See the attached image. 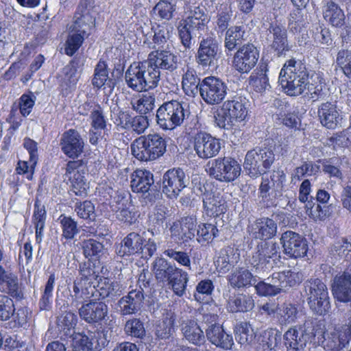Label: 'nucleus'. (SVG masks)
<instances>
[{
	"mask_svg": "<svg viewBox=\"0 0 351 351\" xmlns=\"http://www.w3.org/2000/svg\"><path fill=\"white\" fill-rule=\"evenodd\" d=\"M99 299L93 298L89 302L83 304L79 308L80 318L88 324H100L108 319V306L105 302L97 301Z\"/></svg>",
	"mask_w": 351,
	"mask_h": 351,
	"instance_id": "14",
	"label": "nucleus"
},
{
	"mask_svg": "<svg viewBox=\"0 0 351 351\" xmlns=\"http://www.w3.org/2000/svg\"><path fill=\"white\" fill-rule=\"evenodd\" d=\"M127 86L136 92L143 91V62H133L125 73Z\"/></svg>",
	"mask_w": 351,
	"mask_h": 351,
	"instance_id": "32",
	"label": "nucleus"
},
{
	"mask_svg": "<svg viewBox=\"0 0 351 351\" xmlns=\"http://www.w3.org/2000/svg\"><path fill=\"white\" fill-rule=\"evenodd\" d=\"M280 240L284 254L289 258H298L306 256L308 245L304 236L288 230L282 234Z\"/></svg>",
	"mask_w": 351,
	"mask_h": 351,
	"instance_id": "9",
	"label": "nucleus"
},
{
	"mask_svg": "<svg viewBox=\"0 0 351 351\" xmlns=\"http://www.w3.org/2000/svg\"><path fill=\"white\" fill-rule=\"evenodd\" d=\"M190 183V178L180 167L167 170L162 176V191L169 198L176 199Z\"/></svg>",
	"mask_w": 351,
	"mask_h": 351,
	"instance_id": "6",
	"label": "nucleus"
},
{
	"mask_svg": "<svg viewBox=\"0 0 351 351\" xmlns=\"http://www.w3.org/2000/svg\"><path fill=\"white\" fill-rule=\"evenodd\" d=\"M336 62L347 77H351V51L348 49L339 51Z\"/></svg>",
	"mask_w": 351,
	"mask_h": 351,
	"instance_id": "64",
	"label": "nucleus"
},
{
	"mask_svg": "<svg viewBox=\"0 0 351 351\" xmlns=\"http://www.w3.org/2000/svg\"><path fill=\"white\" fill-rule=\"evenodd\" d=\"M155 97L150 93L143 95L136 100L131 101L132 110L140 114V115L147 114L152 111L155 106Z\"/></svg>",
	"mask_w": 351,
	"mask_h": 351,
	"instance_id": "47",
	"label": "nucleus"
},
{
	"mask_svg": "<svg viewBox=\"0 0 351 351\" xmlns=\"http://www.w3.org/2000/svg\"><path fill=\"white\" fill-rule=\"evenodd\" d=\"M226 88V85L221 80L209 76L202 80L199 93L207 104L217 105L225 98Z\"/></svg>",
	"mask_w": 351,
	"mask_h": 351,
	"instance_id": "8",
	"label": "nucleus"
},
{
	"mask_svg": "<svg viewBox=\"0 0 351 351\" xmlns=\"http://www.w3.org/2000/svg\"><path fill=\"white\" fill-rule=\"evenodd\" d=\"M279 83L289 96L301 95L311 86L325 84L322 76L315 72L310 74L306 65L300 60L291 58L285 62L279 75Z\"/></svg>",
	"mask_w": 351,
	"mask_h": 351,
	"instance_id": "1",
	"label": "nucleus"
},
{
	"mask_svg": "<svg viewBox=\"0 0 351 351\" xmlns=\"http://www.w3.org/2000/svg\"><path fill=\"white\" fill-rule=\"evenodd\" d=\"M77 322V315L71 312L65 313L57 317V326L60 331V336H63L65 339H70L69 337H75V335H86L84 332H75L74 328Z\"/></svg>",
	"mask_w": 351,
	"mask_h": 351,
	"instance_id": "34",
	"label": "nucleus"
},
{
	"mask_svg": "<svg viewBox=\"0 0 351 351\" xmlns=\"http://www.w3.org/2000/svg\"><path fill=\"white\" fill-rule=\"evenodd\" d=\"M299 328L307 341L317 335L324 334V326L322 321H317V319H307Z\"/></svg>",
	"mask_w": 351,
	"mask_h": 351,
	"instance_id": "51",
	"label": "nucleus"
},
{
	"mask_svg": "<svg viewBox=\"0 0 351 351\" xmlns=\"http://www.w3.org/2000/svg\"><path fill=\"white\" fill-rule=\"evenodd\" d=\"M331 252L333 255L337 256L340 259L350 261L351 241H348L346 238H341L333 244Z\"/></svg>",
	"mask_w": 351,
	"mask_h": 351,
	"instance_id": "57",
	"label": "nucleus"
},
{
	"mask_svg": "<svg viewBox=\"0 0 351 351\" xmlns=\"http://www.w3.org/2000/svg\"><path fill=\"white\" fill-rule=\"evenodd\" d=\"M226 167L222 181L230 182L239 176L241 173V167L239 163L232 158L225 157Z\"/></svg>",
	"mask_w": 351,
	"mask_h": 351,
	"instance_id": "62",
	"label": "nucleus"
},
{
	"mask_svg": "<svg viewBox=\"0 0 351 351\" xmlns=\"http://www.w3.org/2000/svg\"><path fill=\"white\" fill-rule=\"evenodd\" d=\"M117 125L124 130H131L137 134H141L149 127V121L147 116L136 115L132 117L129 113L121 111L119 113Z\"/></svg>",
	"mask_w": 351,
	"mask_h": 351,
	"instance_id": "24",
	"label": "nucleus"
},
{
	"mask_svg": "<svg viewBox=\"0 0 351 351\" xmlns=\"http://www.w3.org/2000/svg\"><path fill=\"white\" fill-rule=\"evenodd\" d=\"M178 267L163 258H157L153 263L152 271L159 282H167L173 276Z\"/></svg>",
	"mask_w": 351,
	"mask_h": 351,
	"instance_id": "36",
	"label": "nucleus"
},
{
	"mask_svg": "<svg viewBox=\"0 0 351 351\" xmlns=\"http://www.w3.org/2000/svg\"><path fill=\"white\" fill-rule=\"evenodd\" d=\"M88 36V34H84L83 32L70 29L69 35L65 43V53L72 56L79 49L84 38Z\"/></svg>",
	"mask_w": 351,
	"mask_h": 351,
	"instance_id": "50",
	"label": "nucleus"
},
{
	"mask_svg": "<svg viewBox=\"0 0 351 351\" xmlns=\"http://www.w3.org/2000/svg\"><path fill=\"white\" fill-rule=\"evenodd\" d=\"M201 82L195 71L187 66L182 80V86L185 94L189 97H195L199 92Z\"/></svg>",
	"mask_w": 351,
	"mask_h": 351,
	"instance_id": "42",
	"label": "nucleus"
},
{
	"mask_svg": "<svg viewBox=\"0 0 351 351\" xmlns=\"http://www.w3.org/2000/svg\"><path fill=\"white\" fill-rule=\"evenodd\" d=\"M95 289V285H84L82 282L75 280L73 282V291L68 298L70 305L77 307L80 304H83L84 301H86V300L94 298Z\"/></svg>",
	"mask_w": 351,
	"mask_h": 351,
	"instance_id": "33",
	"label": "nucleus"
},
{
	"mask_svg": "<svg viewBox=\"0 0 351 351\" xmlns=\"http://www.w3.org/2000/svg\"><path fill=\"white\" fill-rule=\"evenodd\" d=\"M193 147L198 158L207 160L218 155L221 148V143L219 138L208 133L201 132L195 135Z\"/></svg>",
	"mask_w": 351,
	"mask_h": 351,
	"instance_id": "12",
	"label": "nucleus"
},
{
	"mask_svg": "<svg viewBox=\"0 0 351 351\" xmlns=\"http://www.w3.org/2000/svg\"><path fill=\"white\" fill-rule=\"evenodd\" d=\"M188 281V274L178 268L167 282L171 286L173 293L180 297L185 293Z\"/></svg>",
	"mask_w": 351,
	"mask_h": 351,
	"instance_id": "46",
	"label": "nucleus"
},
{
	"mask_svg": "<svg viewBox=\"0 0 351 351\" xmlns=\"http://www.w3.org/2000/svg\"><path fill=\"white\" fill-rule=\"evenodd\" d=\"M79 273L80 279L78 281L82 282L84 285H91L93 280L99 277L95 270L94 265L89 261L80 264Z\"/></svg>",
	"mask_w": 351,
	"mask_h": 351,
	"instance_id": "58",
	"label": "nucleus"
},
{
	"mask_svg": "<svg viewBox=\"0 0 351 351\" xmlns=\"http://www.w3.org/2000/svg\"><path fill=\"white\" fill-rule=\"evenodd\" d=\"M218 232L215 225L210 223H202L198 226L196 239L199 243L209 242L218 236Z\"/></svg>",
	"mask_w": 351,
	"mask_h": 351,
	"instance_id": "54",
	"label": "nucleus"
},
{
	"mask_svg": "<svg viewBox=\"0 0 351 351\" xmlns=\"http://www.w3.org/2000/svg\"><path fill=\"white\" fill-rule=\"evenodd\" d=\"M176 315L171 310L167 311L162 315L156 328V335L162 339H169L174 331Z\"/></svg>",
	"mask_w": 351,
	"mask_h": 351,
	"instance_id": "41",
	"label": "nucleus"
},
{
	"mask_svg": "<svg viewBox=\"0 0 351 351\" xmlns=\"http://www.w3.org/2000/svg\"><path fill=\"white\" fill-rule=\"evenodd\" d=\"M143 91L156 88L160 81V71L153 64L149 62V59L143 62Z\"/></svg>",
	"mask_w": 351,
	"mask_h": 351,
	"instance_id": "40",
	"label": "nucleus"
},
{
	"mask_svg": "<svg viewBox=\"0 0 351 351\" xmlns=\"http://www.w3.org/2000/svg\"><path fill=\"white\" fill-rule=\"evenodd\" d=\"M55 282V274H50L45 285L43 293L38 302L39 308L40 310H49L50 308Z\"/></svg>",
	"mask_w": 351,
	"mask_h": 351,
	"instance_id": "53",
	"label": "nucleus"
},
{
	"mask_svg": "<svg viewBox=\"0 0 351 351\" xmlns=\"http://www.w3.org/2000/svg\"><path fill=\"white\" fill-rule=\"evenodd\" d=\"M250 235L255 239L267 240L276 236L277 224L271 219L262 217L256 219L253 223L247 226Z\"/></svg>",
	"mask_w": 351,
	"mask_h": 351,
	"instance_id": "22",
	"label": "nucleus"
},
{
	"mask_svg": "<svg viewBox=\"0 0 351 351\" xmlns=\"http://www.w3.org/2000/svg\"><path fill=\"white\" fill-rule=\"evenodd\" d=\"M107 68L106 62L100 60L95 66L92 84L98 88L104 86V88H108L111 91L114 88L115 82L109 77Z\"/></svg>",
	"mask_w": 351,
	"mask_h": 351,
	"instance_id": "38",
	"label": "nucleus"
},
{
	"mask_svg": "<svg viewBox=\"0 0 351 351\" xmlns=\"http://www.w3.org/2000/svg\"><path fill=\"white\" fill-rule=\"evenodd\" d=\"M144 299L143 289L130 291L118 301L121 314L128 315L136 313L141 308Z\"/></svg>",
	"mask_w": 351,
	"mask_h": 351,
	"instance_id": "26",
	"label": "nucleus"
},
{
	"mask_svg": "<svg viewBox=\"0 0 351 351\" xmlns=\"http://www.w3.org/2000/svg\"><path fill=\"white\" fill-rule=\"evenodd\" d=\"M332 291L334 298L341 302H351V265L333 280Z\"/></svg>",
	"mask_w": 351,
	"mask_h": 351,
	"instance_id": "20",
	"label": "nucleus"
},
{
	"mask_svg": "<svg viewBox=\"0 0 351 351\" xmlns=\"http://www.w3.org/2000/svg\"><path fill=\"white\" fill-rule=\"evenodd\" d=\"M59 221L62 230V237L66 239H72L79 233L77 222L71 217L61 215Z\"/></svg>",
	"mask_w": 351,
	"mask_h": 351,
	"instance_id": "59",
	"label": "nucleus"
},
{
	"mask_svg": "<svg viewBox=\"0 0 351 351\" xmlns=\"http://www.w3.org/2000/svg\"><path fill=\"white\" fill-rule=\"evenodd\" d=\"M130 178V186L134 193L149 195V191H156L154 186V175L149 171L137 169L131 174Z\"/></svg>",
	"mask_w": 351,
	"mask_h": 351,
	"instance_id": "23",
	"label": "nucleus"
},
{
	"mask_svg": "<svg viewBox=\"0 0 351 351\" xmlns=\"http://www.w3.org/2000/svg\"><path fill=\"white\" fill-rule=\"evenodd\" d=\"M207 339L214 345L228 350L233 345V340L219 324H211L206 331Z\"/></svg>",
	"mask_w": 351,
	"mask_h": 351,
	"instance_id": "31",
	"label": "nucleus"
},
{
	"mask_svg": "<svg viewBox=\"0 0 351 351\" xmlns=\"http://www.w3.org/2000/svg\"><path fill=\"white\" fill-rule=\"evenodd\" d=\"M208 21L202 20H183L180 21L178 27V35L181 43L185 49H191L193 40L201 32L204 31Z\"/></svg>",
	"mask_w": 351,
	"mask_h": 351,
	"instance_id": "16",
	"label": "nucleus"
},
{
	"mask_svg": "<svg viewBox=\"0 0 351 351\" xmlns=\"http://www.w3.org/2000/svg\"><path fill=\"white\" fill-rule=\"evenodd\" d=\"M84 174V172L77 171L73 176H69L73 193L82 197L87 195V189L89 187Z\"/></svg>",
	"mask_w": 351,
	"mask_h": 351,
	"instance_id": "55",
	"label": "nucleus"
},
{
	"mask_svg": "<svg viewBox=\"0 0 351 351\" xmlns=\"http://www.w3.org/2000/svg\"><path fill=\"white\" fill-rule=\"evenodd\" d=\"M70 339L60 336V339L49 343L45 351H93L92 339L87 335H77Z\"/></svg>",
	"mask_w": 351,
	"mask_h": 351,
	"instance_id": "11",
	"label": "nucleus"
},
{
	"mask_svg": "<svg viewBox=\"0 0 351 351\" xmlns=\"http://www.w3.org/2000/svg\"><path fill=\"white\" fill-rule=\"evenodd\" d=\"M94 11L88 8L86 1H81L73 16V23L69 29L90 34V30L95 27Z\"/></svg>",
	"mask_w": 351,
	"mask_h": 351,
	"instance_id": "17",
	"label": "nucleus"
},
{
	"mask_svg": "<svg viewBox=\"0 0 351 351\" xmlns=\"http://www.w3.org/2000/svg\"><path fill=\"white\" fill-rule=\"evenodd\" d=\"M282 340V334L280 331L269 328L264 331L263 335V344L270 350L276 351Z\"/></svg>",
	"mask_w": 351,
	"mask_h": 351,
	"instance_id": "61",
	"label": "nucleus"
},
{
	"mask_svg": "<svg viewBox=\"0 0 351 351\" xmlns=\"http://www.w3.org/2000/svg\"><path fill=\"white\" fill-rule=\"evenodd\" d=\"M169 210L162 205L155 208L153 213L149 216L148 231L154 237L159 235L165 230V223Z\"/></svg>",
	"mask_w": 351,
	"mask_h": 351,
	"instance_id": "37",
	"label": "nucleus"
},
{
	"mask_svg": "<svg viewBox=\"0 0 351 351\" xmlns=\"http://www.w3.org/2000/svg\"><path fill=\"white\" fill-rule=\"evenodd\" d=\"M14 311L15 306L13 300L8 295L0 294V320H9Z\"/></svg>",
	"mask_w": 351,
	"mask_h": 351,
	"instance_id": "63",
	"label": "nucleus"
},
{
	"mask_svg": "<svg viewBox=\"0 0 351 351\" xmlns=\"http://www.w3.org/2000/svg\"><path fill=\"white\" fill-rule=\"evenodd\" d=\"M302 296L309 308L315 314L325 315L330 308V298L326 284L318 278H311L303 284Z\"/></svg>",
	"mask_w": 351,
	"mask_h": 351,
	"instance_id": "2",
	"label": "nucleus"
},
{
	"mask_svg": "<svg viewBox=\"0 0 351 351\" xmlns=\"http://www.w3.org/2000/svg\"><path fill=\"white\" fill-rule=\"evenodd\" d=\"M230 122L241 121V96L237 95L224 104Z\"/></svg>",
	"mask_w": 351,
	"mask_h": 351,
	"instance_id": "56",
	"label": "nucleus"
},
{
	"mask_svg": "<svg viewBox=\"0 0 351 351\" xmlns=\"http://www.w3.org/2000/svg\"><path fill=\"white\" fill-rule=\"evenodd\" d=\"M190 116L186 104L171 100L161 105L156 111L157 125L164 130H172L184 125Z\"/></svg>",
	"mask_w": 351,
	"mask_h": 351,
	"instance_id": "4",
	"label": "nucleus"
},
{
	"mask_svg": "<svg viewBox=\"0 0 351 351\" xmlns=\"http://www.w3.org/2000/svg\"><path fill=\"white\" fill-rule=\"evenodd\" d=\"M267 280L269 282L258 281L257 285L254 287V291H256L258 295L272 296L282 291L274 273L271 278H269Z\"/></svg>",
	"mask_w": 351,
	"mask_h": 351,
	"instance_id": "48",
	"label": "nucleus"
},
{
	"mask_svg": "<svg viewBox=\"0 0 351 351\" xmlns=\"http://www.w3.org/2000/svg\"><path fill=\"white\" fill-rule=\"evenodd\" d=\"M268 71L267 64L262 63L250 76L246 90L249 92L254 90L262 93L270 88L269 79L267 75Z\"/></svg>",
	"mask_w": 351,
	"mask_h": 351,
	"instance_id": "30",
	"label": "nucleus"
},
{
	"mask_svg": "<svg viewBox=\"0 0 351 351\" xmlns=\"http://www.w3.org/2000/svg\"><path fill=\"white\" fill-rule=\"evenodd\" d=\"M226 167L225 157L218 158L208 162L206 165V171L210 176L216 180L222 181L223 173Z\"/></svg>",
	"mask_w": 351,
	"mask_h": 351,
	"instance_id": "60",
	"label": "nucleus"
},
{
	"mask_svg": "<svg viewBox=\"0 0 351 351\" xmlns=\"http://www.w3.org/2000/svg\"><path fill=\"white\" fill-rule=\"evenodd\" d=\"M311 192V182L308 180H304L300 186L299 200L305 203L306 213L314 220H324L330 215L329 206H321L316 203L315 197L308 196Z\"/></svg>",
	"mask_w": 351,
	"mask_h": 351,
	"instance_id": "10",
	"label": "nucleus"
},
{
	"mask_svg": "<svg viewBox=\"0 0 351 351\" xmlns=\"http://www.w3.org/2000/svg\"><path fill=\"white\" fill-rule=\"evenodd\" d=\"M149 62L158 70L163 69L173 71L178 68V58L174 53L167 50L152 51L148 56Z\"/></svg>",
	"mask_w": 351,
	"mask_h": 351,
	"instance_id": "25",
	"label": "nucleus"
},
{
	"mask_svg": "<svg viewBox=\"0 0 351 351\" xmlns=\"http://www.w3.org/2000/svg\"><path fill=\"white\" fill-rule=\"evenodd\" d=\"M324 19L332 27L346 29L347 35L349 34L350 27L345 26L346 15L340 6L332 1H327L323 7Z\"/></svg>",
	"mask_w": 351,
	"mask_h": 351,
	"instance_id": "27",
	"label": "nucleus"
},
{
	"mask_svg": "<svg viewBox=\"0 0 351 351\" xmlns=\"http://www.w3.org/2000/svg\"><path fill=\"white\" fill-rule=\"evenodd\" d=\"M279 246L276 243L263 242L257 246L256 256H252V261L249 260L253 267L257 266L259 263L268 262L269 258L276 257L278 253Z\"/></svg>",
	"mask_w": 351,
	"mask_h": 351,
	"instance_id": "39",
	"label": "nucleus"
},
{
	"mask_svg": "<svg viewBox=\"0 0 351 351\" xmlns=\"http://www.w3.org/2000/svg\"><path fill=\"white\" fill-rule=\"evenodd\" d=\"M125 287L119 281L100 278L94 291V298L99 300H115L125 291Z\"/></svg>",
	"mask_w": 351,
	"mask_h": 351,
	"instance_id": "21",
	"label": "nucleus"
},
{
	"mask_svg": "<svg viewBox=\"0 0 351 351\" xmlns=\"http://www.w3.org/2000/svg\"><path fill=\"white\" fill-rule=\"evenodd\" d=\"M132 154L140 161H152L166 152L167 143L160 134L154 133L141 136L130 146Z\"/></svg>",
	"mask_w": 351,
	"mask_h": 351,
	"instance_id": "3",
	"label": "nucleus"
},
{
	"mask_svg": "<svg viewBox=\"0 0 351 351\" xmlns=\"http://www.w3.org/2000/svg\"><path fill=\"white\" fill-rule=\"evenodd\" d=\"M274 274L282 291L299 285L303 280V274L301 272L291 269L276 272Z\"/></svg>",
	"mask_w": 351,
	"mask_h": 351,
	"instance_id": "44",
	"label": "nucleus"
},
{
	"mask_svg": "<svg viewBox=\"0 0 351 351\" xmlns=\"http://www.w3.org/2000/svg\"><path fill=\"white\" fill-rule=\"evenodd\" d=\"M156 249L155 242L151 239L146 241L140 234L132 232L117 246L116 253L120 257L138 254L143 258H149Z\"/></svg>",
	"mask_w": 351,
	"mask_h": 351,
	"instance_id": "5",
	"label": "nucleus"
},
{
	"mask_svg": "<svg viewBox=\"0 0 351 351\" xmlns=\"http://www.w3.org/2000/svg\"><path fill=\"white\" fill-rule=\"evenodd\" d=\"M317 117L321 124L328 129L334 130L341 125V110L335 102L322 103L317 108Z\"/></svg>",
	"mask_w": 351,
	"mask_h": 351,
	"instance_id": "18",
	"label": "nucleus"
},
{
	"mask_svg": "<svg viewBox=\"0 0 351 351\" xmlns=\"http://www.w3.org/2000/svg\"><path fill=\"white\" fill-rule=\"evenodd\" d=\"M260 161L261 156L259 150L257 152L256 149H252L247 152L243 166L247 174L250 178H256L265 173V171L262 173V170L260 169Z\"/></svg>",
	"mask_w": 351,
	"mask_h": 351,
	"instance_id": "45",
	"label": "nucleus"
},
{
	"mask_svg": "<svg viewBox=\"0 0 351 351\" xmlns=\"http://www.w3.org/2000/svg\"><path fill=\"white\" fill-rule=\"evenodd\" d=\"M180 330L184 339L195 346L203 345L205 336L197 323L193 319L180 318Z\"/></svg>",
	"mask_w": 351,
	"mask_h": 351,
	"instance_id": "28",
	"label": "nucleus"
},
{
	"mask_svg": "<svg viewBox=\"0 0 351 351\" xmlns=\"http://www.w3.org/2000/svg\"><path fill=\"white\" fill-rule=\"evenodd\" d=\"M220 45L212 36L202 38L196 56L197 62L204 67L215 66L219 58Z\"/></svg>",
	"mask_w": 351,
	"mask_h": 351,
	"instance_id": "13",
	"label": "nucleus"
},
{
	"mask_svg": "<svg viewBox=\"0 0 351 351\" xmlns=\"http://www.w3.org/2000/svg\"><path fill=\"white\" fill-rule=\"evenodd\" d=\"M60 146L64 154L69 158H75L83 152L84 143L77 130L70 129L63 133Z\"/></svg>",
	"mask_w": 351,
	"mask_h": 351,
	"instance_id": "19",
	"label": "nucleus"
},
{
	"mask_svg": "<svg viewBox=\"0 0 351 351\" xmlns=\"http://www.w3.org/2000/svg\"><path fill=\"white\" fill-rule=\"evenodd\" d=\"M259 51L253 44L243 46V73L250 71L257 63Z\"/></svg>",
	"mask_w": 351,
	"mask_h": 351,
	"instance_id": "49",
	"label": "nucleus"
},
{
	"mask_svg": "<svg viewBox=\"0 0 351 351\" xmlns=\"http://www.w3.org/2000/svg\"><path fill=\"white\" fill-rule=\"evenodd\" d=\"M18 281V278L15 274L0 265V285H5L7 293L12 297L21 298L22 294L19 290Z\"/></svg>",
	"mask_w": 351,
	"mask_h": 351,
	"instance_id": "43",
	"label": "nucleus"
},
{
	"mask_svg": "<svg viewBox=\"0 0 351 351\" xmlns=\"http://www.w3.org/2000/svg\"><path fill=\"white\" fill-rule=\"evenodd\" d=\"M205 191L202 193L203 205L206 214L210 217H217L224 213L226 207L223 201L218 195L213 192Z\"/></svg>",
	"mask_w": 351,
	"mask_h": 351,
	"instance_id": "35",
	"label": "nucleus"
},
{
	"mask_svg": "<svg viewBox=\"0 0 351 351\" xmlns=\"http://www.w3.org/2000/svg\"><path fill=\"white\" fill-rule=\"evenodd\" d=\"M323 347L326 351H340L348 346L351 340V326L342 325L324 337Z\"/></svg>",
	"mask_w": 351,
	"mask_h": 351,
	"instance_id": "15",
	"label": "nucleus"
},
{
	"mask_svg": "<svg viewBox=\"0 0 351 351\" xmlns=\"http://www.w3.org/2000/svg\"><path fill=\"white\" fill-rule=\"evenodd\" d=\"M180 230H176L178 225L174 223L170 230L173 235H178L183 241H188L193 239L197 233V218L195 216L190 215L181 218Z\"/></svg>",
	"mask_w": 351,
	"mask_h": 351,
	"instance_id": "29",
	"label": "nucleus"
},
{
	"mask_svg": "<svg viewBox=\"0 0 351 351\" xmlns=\"http://www.w3.org/2000/svg\"><path fill=\"white\" fill-rule=\"evenodd\" d=\"M225 47L229 51L241 50V27L235 26L229 28L226 34Z\"/></svg>",
	"mask_w": 351,
	"mask_h": 351,
	"instance_id": "52",
	"label": "nucleus"
},
{
	"mask_svg": "<svg viewBox=\"0 0 351 351\" xmlns=\"http://www.w3.org/2000/svg\"><path fill=\"white\" fill-rule=\"evenodd\" d=\"M266 40L269 47L274 54L280 57H285L287 52L291 50L292 45L288 40L286 27L278 22L269 24L266 31Z\"/></svg>",
	"mask_w": 351,
	"mask_h": 351,
	"instance_id": "7",
	"label": "nucleus"
}]
</instances>
